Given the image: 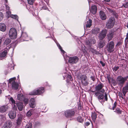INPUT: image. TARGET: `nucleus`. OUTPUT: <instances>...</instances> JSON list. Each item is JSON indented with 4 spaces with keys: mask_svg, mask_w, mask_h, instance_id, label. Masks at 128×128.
I'll use <instances>...</instances> for the list:
<instances>
[{
    "mask_svg": "<svg viewBox=\"0 0 128 128\" xmlns=\"http://www.w3.org/2000/svg\"><path fill=\"white\" fill-rule=\"evenodd\" d=\"M115 112L119 114H121L122 112V111L118 108H116Z\"/></svg>",
    "mask_w": 128,
    "mask_h": 128,
    "instance_id": "38",
    "label": "nucleus"
},
{
    "mask_svg": "<svg viewBox=\"0 0 128 128\" xmlns=\"http://www.w3.org/2000/svg\"><path fill=\"white\" fill-rule=\"evenodd\" d=\"M16 105L18 110L20 111H22L24 108V106L22 102H16Z\"/></svg>",
    "mask_w": 128,
    "mask_h": 128,
    "instance_id": "14",
    "label": "nucleus"
},
{
    "mask_svg": "<svg viewBox=\"0 0 128 128\" xmlns=\"http://www.w3.org/2000/svg\"><path fill=\"white\" fill-rule=\"evenodd\" d=\"M90 78L93 81H94L95 80V78L94 76H91Z\"/></svg>",
    "mask_w": 128,
    "mask_h": 128,
    "instance_id": "54",
    "label": "nucleus"
},
{
    "mask_svg": "<svg viewBox=\"0 0 128 128\" xmlns=\"http://www.w3.org/2000/svg\"><path fill=\"white\" fill-rule=\"evenodd\" d=\"M107 96H108V94L106 93H105L104 94V100L106 101H107L108 100V98H107Z\"/></svg>",
    "mask_w": 128,
    "mask_h": 128,
    "instance_id": "46",
    "label": "nucleus"
},
{
    "mask_svg": "<svg viewBox=\"0 0 128 128\" xmlns=\"http://www.w3.org/2000/svg\"><path fill=\"white\" fill-rule=\"evenodd\" d=\"M128 78V76L123 77L121 76H119L117 78L116 81L119 85L122 86Z\"/></svg>",
    "mask_w": 128,
    "mask_h": 128,
    "instance_id": "2",
    "label": "nucleus"
},
{
    "mask_svg": "<svg viewBox=\"0 0 128 128\" xmlns=\"http://www.w3.org/2000/svg\"><path fill=\"white\" fill-rule=\"evenodd\" d=\"M44 92V88L41 87L38 89L35 90L32 92L30 93L29 94L30 95H35L42 93Z\"/></svg>",
    "mask_w": 128,
    "mask_h": 128,
    "instance_id": "6",
    "label": "nucleus"
},
{
    "mask_svg": "<svg viewBox=\"0 0 128 128\" xmlns=\"http://www.w3.org/2000/svg\"><path fill=\"white\" fill-rule=\"evenodd\" d=\"M107 77L108 80H111V79L112 78H111L109 76H107Z\"/></svg>",
    "mask_w": 128,
    "mask_h": 128,
    "instance_id": "57",
    "label": "nucleus"
},
{
    "mask_svg": "<svg viewBox=\"0 0 128 128\" xmlns=\"http://www.w3.org/2000/svg\"><path fill=\"white\" fill-rule=\"evenodd\" d=\"M5 6L6 8V10H9L10 7L5 3Z\"/></svg>",
    "mask_w": 128,
    "mask_h": 128,
    "instance_id": "52",
    "label": "nucleus"
},
{
    "mask_svg": "<svg viewBox=\"0 0 128 128\" xmlns=\"http://www.w3.org/2000/svg\"><path fill=\"white\" fill-rule=\"evenodd\" d=\"M111 82L114 85H115L116 84V81L115 80L112 78L111 79Z\"/></svg>",
    "mask_w": 128,
    "mask_h": 128,
    "instance_id": "41",
    "label": "nucleus"
},
{
    "mask_svg": "<svg viewBox=\"0 0 128 128\" xmlns=\"http://www.w3.org/2000/svg\"><path fill=\"white\" fill-rule=\"evenodd\" d=\"M6 13L8 15V16H9L11 15V12L9 10H7Z\"/></svg>",
    "mask_w": 128,
    "mask_h": 128,
    "instance_id": "47",
    "label": "nucleus"
},
{
    "mask_svg": "<svg viewBox=\"0 0 128 128\" xmlns=\"http://www.w3.org/2000/svg\"><path fill=\"white\" fill-rule=\"evenodd\" d=\"M104 97V94H101L98 96V100L100 101V100H103Z\"/></svg>",
    "mask_w": 128,
    "mask_h": 128,
    "instance_id": "32",
    "label": "nucleus"
},
{
    "mask_svg": "<svg viewBox=\"0 0 128 128\" xmlns=\"http://www.w3.org/2000/svg\"><path fill=\"white\" fill-rule=\"evenodd\" d=\"M114 35V32H110L107 34V36L109 41L111 40L112 39Z\"/></svg>",
    "mask_w": 128,
    "mask_h": 128,
    "instance_id": "19",
    "label": "nucleus"
},
{
    "mask_svg": "<svg viewBox=\"0 0 128 128\" xmlns=\"http://www.w3.org/2000/svg\"><path fill=\"white\" fill-rule=\"evenodd\" d=\"M77 120L78 122H82L83 121V120L82 118L80 116H79L78 117Z\"/></svg>",
    "mask_w": 128,
    "mask_h": 128,
    "instance_id": "37",
    "label": "nucleus"
},
{
    "mask_svg": "<svg viewBox=\"0 0 128 128\" xmlns=\"http://www.w3.org/2000/svg\"><path fill=\"white\" fill-rule=\"evenodd\" d=\"M9 101L11 102L12 104L14 105V107L16 106L15 105L16 104L15 101L12 97H11L10 98Z\"/></svg>",
    "mask_w": 128,
    "mask_h": 128,
    "instance_id": "29",
    "label": "nucleus"
},
{
    "mask_svg": "<svg viewBox=\"0 0 128 128\" xmlns=\"http://www.w3.org/2000/svg\"><path fill=\"white\" fill-rule=\"evenodd\" d=\"M33 110H30L27 113L26 115L30 117L33 113Z\"/></svg>",
    "mask_w": 128,
    "mask_h": 128,
    "instance_id": "31",
    "label": "nucleus"
},
{
    "mask_svg": "<svg viewBox=\"0 0 128 128\" xmlns=\"http://www.w3.org/2000/svg\"><path fill=\"white\" fill-rule=\"evenodd\" d=\"M11 40L10 39L7 38L4 41V45H7L9 44L11 42Z\"/></svg>",
    "mask_w": 128,
    "mask_h": 128,
    "instance_id": "28",
    "label": "nucleus"
},
{
    "mask_svg": "<svg viewBox=\"0 0 128 128\" xmlns=\"http://www.w3.org/2000/svg\"><path fill=\"white\" fill-rule=\"evenodd\" d=\"M100 30L99 28H96L92 30V34H96L99 32Z\"/></svg>",
    "mask_w": 128,
    "mask_h": 128,
    "instance_id": "25",
    "label": "nucleus"
},
{
    "mask_svg": "<svg viewBox=\"0 0 128 128\" xmlns=\"http://www.w3.org/2000/svg\"><path fill=\"white\" fill-rule=\"evenodd\" d=\"M8 106L7 105L2 106L0 107V112H6L8 109Z\"/></svg>",
    "mask_w": 128,
    "mask_h": 128,
    "instance_id": "15",
    "label": "nucleus"
},
{
    "mask_svg": "<svg viewBox=\"0 0 128 128\" xmlns=\"http://www.w3.org/2000/svg\"><path fill=\"white\" fill-rule=\"evenodd\" d=\"M2 93V90L0 89V94H1Z\"/></svg>",
    "mask_w": 128,
    "mask_h": 128,
    "instance_id": "63",
    "label": "nucleus"
},
{
    "mask_svg": "<svg viewBox=\"0 0 128 128\" xmlns=\"http://www.w3.org/2000/svg\"><path fill=\"white\" fill-rule=\"evenodd\" d=\"M78 108L79 110H81L82 108V107L81 104L79 103L78 104Z\"/></svg>",
    "mask_w": 128,
    "mask_h": 128,
    "instance_id": "50",
    "label": "nucleus"
},
{
    "mask_svg": "<svg viewBox=\"0 0 128 128\" xmlns=\"http://www.w3.org/2000/svg\"><path fill=\"white\" fill-rule=\"evenodd\" d=\"M119 95L121 97H122V94L121 93L119 92Z\"/></svg>",
    "mask_w": 128,
    "mask_h": 128,
    "instance_id": "58",
    "label": "nucleus"
},
{
    "mask_svg": "<svg viewBox=\"0 0 128 128\" xmlns=\"http://www.w3.org/2000/svg\"><path fill=\"white\" fill-rule=\"evenodd\" d=\"M114 43L113 41L109 42L106 46V49L110 53H111L114 51Z\"/></svg>",
    "mask_w": 128,
    "mask_h": 128,
    "instance_id": "3",
    "label": "nucleus"
},
{
    "mask_svg": "<svg viewBox=\"0 0 128 128\" xmlns=\"http://www.w3.org/2000/svg\"><path fill=\"white\" fill-rule=\"evenodd\" d=\"M92 21L91 20L89 19V20L87 22V24L86 25V28L90 27L92 25Z\"/></svg>",
    "mask_w": 128,
    "mask_h": 128,
    "instance_id": "27",
    "label": "nucleus"
},
{
    "mask_svg": "<svg viewBox=\"0 0 128 128\" xmlns=\"http://www.w3.org/2000/svg\"><path fill=\"white\" fill-rule=\"evenodd\" d=\"M32 126V124L31 123H28L25 127V128H31Z\"/></svg>",
    "mask_w": 128,
    "mask_h": 128,
    "instance_id": "34",
    "label": "nucleus"
},
{
    "mask_svg": "<svg viewBox=\"0 0 128 128\" xmlns=\"http://www.w3.org/2000/svg\"><path fill=\"white\" fill-rule=\"evenodd\" d=\"M10 17L13 18H14L17 20H18V17L16 15L11 14L10 16Z\"/></svg>",
    "mask_w": 128,
    "mask_h": 128,
    "instance_id": "35",
    "label": "nucleus"
},
{
    "mask_svg": "<svg viewBox=\"0 0 128 128\" xmlns=\"http://www.w3.org/2000/svg\"><path fill=\"white\" fill-rule=\"evenodd\" d=\"M90 124V123L89 122H86L85 124V125L86 126H88Z\"/></svg>",
    "mask_w": 128,
    "mask_h": 128,
    "instance_id": "55",
    "label": "nucleus"
},
{
    "mask_svg": "<svg viewBox=\"0 0 128 128\" xmlns=\"http://www.w3.org/2000/svg\"><path fill=\"white\" fill-rule=\"evenodd\" d=\"M24 100V102L26 104H27L28 103V100L27 99L25 98H24V100Z\"/></svg>",
    "mask_w": 128,
    "mask_h": 128,
    "instance_id": "51",
    "label": "nucleus"
},
{
    "mask_svg": "<svg viewBox=\"0 0 128 128\" xmlns=\"http://www.w3.org/2000/svg\"><path fill=\"white\" fill-rule=\"evenodd\" d=\"M117 104V103L116 102H115L113 106L112 107V109L114 110V108H116V106Z\"/></svg>",
    "mask_w": 128,
    "mask_h": 128,
    "instance_id": "48",
    "label": "nucleus"
},
{
    "mask_svg": "<svg viewBox=\"0 0 128 128\" xmlns=\"http://www.w3.org/2000/svg\"><path fill=\"white\" fill-rule=\"evenodd\" d=\"M16 78L14 77L10 79L9 82L12 84V89L16 90L18 88V84L15 82Z\"/></svg>",
    "mask_w": 128,
    "mask_h": 128,
    "instance_id": "4",
    "label": "nucleus"
},
{
    "mask_svg": "<svg viewBox=\"0 0 128 128\" xmlns=\"http://www.w3.org/2000/svg\"><path fill=\"white\" fill-rule=\"evenodd\" d=\"M122 6L125 8H127L128 7V2H126Z\"/></svg>",
    "mask_w": 128,
    "mask_h": 128,
    "instance_id": "43",
    "label": "nucleus"
},
{
    "mask_svg": "<svg viewBox=\"0 0 128 128\" xmlns=\"http://www.w3.org/2000/svg\"><path fill=\"white\" fill-rule=\"evenodd\" d=\"M100 63L102 64L103 66H105V64L102 61H100Z\"/></svg>",
    "mask_w": 128,
    "mask_h": 128,
    "instance_id": "53",
    "label": "nucleus"
},
{
    "mask_svg": "<svg viewBox=\"0 0 128 128\" xmlns=\"http://www.w3.org/2000/svg\"><path fill=\"white\" fill-rule=\"evenodd\" d=\"M74 114V111L72 110H68L65 112V115L67 117H70L73 116Z\"/></svg>",
    "mask_w": 128,
    "mask_h": 128,
    "instance_id": "10",
    "label": "nucleus"
},
{
    "mask_svg": "<svg viewBox=\"0 0 128 128\" xmlns=\"http://www.w3.org/2000/svg\"><path fill=\"white\" fill-rule=\"evenodd\" d=\"M127 90H125L124 88H123L122 90L123 93L124 95H125L126 94V93L127 92Z\"/></svg>",
    "mask_w": 128,
    "mask_h": 128,
    "instance_id": "49",
    "label": "nucleus"
},
{
    "mask_svg": "<svg viewBox=\"0 0 128 128\" xmlns=\"http://www.w3.org/2000/svg\"><path fill=\"white\" fill-rule=\"evenodd\" d=\"M12 126V122L8 120L6 121L4 123L3 127L4 128H10Z\"/></svg>",
    "mask_w": 128,
    "mask_h": 128,
    "instance_id": "12",
    "label": "nucleus"
},
{
    "mask_svg": "<svg viewBox=\"0 0 128 128\" xmlns=\"http://www.w3.org/2000/svg\"><path fill=\"white\" fill-rule=\"evenodd\" d=\"M100 102L102 104L104 102L103 100H100Z\"/></svg>",
    "mask_w": 128,
    "mask_h": 128,
    "instance_id": "59",
    "label": "nucleus"
},
{
    "mask_svg": "<svg viewBox=\"0 0 128 128\" xmlns=\"http://www.w3.org/2000/svg\"><path fill=\"white\" fill-rule=\"evenodd\" d=\"M107 30L106 29L102 30L100 34L99 38L100 40H102L106 36Z\"/></svg>",
    "mask_w": 128,
    "mask_h": 128,
    "instance_id": "9",
    "label": "nucleus"
},
{
    "mask_svg": "<svg viewBox=\"0 0 128 128\" xmlns=\"http://www.w3.org/2000/svg\"><path fill=\"white\" fill-rule=\"evenodd\" d=\"M108 82L110 84V82H111V80H108Z\"/></svg>",
    "mask_w": 128,
    "mask_h": 128,
    "instance_id": "62",
    "label": "nucleus"
},
{
    "mask_svg": "<svg viewBox=\"0 0 128 128\" xmlns=\"http://www.w3.org/2000/svg\"><path fill=\"white\" fill-rule=\"evenodd\" d=\"M68 78L70 79L71 78V76H70L69 75L68 76Z\"/></svg>",
    "mask_w": 128,
    "mask_h": 128,
    "instance_id": "60",
    "label": "nucleus"
},
{
    "mask_svg": "<svg viewBox=\"0 0 128 128\" xmlns=\"http://www.w3.org/2000/svg\"><path fill=\"white\" fill-rule=\"evenodd\" d=\"M96 42V41L95 40L93 39H90L89 40H86V44L89 46H90L91 44H94Z\"/></svg>",
    "mask_w": 128,
    "mask_h": 128,
    "instance_id": "16",
    "label": "nucleus"
},
{
    "mask_svg": "<svg viewBox=\"0 0 128 128\" xmlns=\"http://www.w3.org/2000/svg\"><path fill=\"white\" fill-rule=\"evenodd\" d=\"M11 67H10L11 69V68H13V64L12 65V66H11Z\"/></svg>",
    "mask_w": 128,
    "mask_h": 128,
    "instance_id": "61",
    "label": "nucleus"
},
{
    "mask_svg": "<svg viewBox=\"0 0 128 128\" xmlns=\"http://www.w3.org/2000/svg\"><path fill=\"white\" fill-rule=\"evenodd\" d=\"M119 68V67L118 66L114 67L113 68V70L114 71L116 72V71Z\"/></svg>",
    "mask_w": 128,
    "mask_h": 128,
    "instance_id": "44",
    "label": "nucleus"
},
{
    "mask_svg": "<svg viewBox=\"0 0 128 128\" xmlns=\"http://www.w3.org/2000/svg\"><path fill=\"white\" fill-rule=\"evenodd\" d=\"M125 90H128V82H127L125 86L123 88Z\"/></svg>",
    "mask_w": 128,
    "mask_h": 128,
    "instance_id": "45",
    "label": "nucleus"
},
{
    "mask_svg": "<svg viewBox=\"0 0 128 128\" xmlns=\"http://www.w3.org/2000/svg\"><path fill=\"white\" fill-rule=\"evenodd\" d=\"M4 15L2 13L0 12V22L4 18Z\"/></svg>",
    "mask_w": 128,
    "mask_h": 128,
    "instance_id": "36",
    "label": "nucleus"
},
{
    "mask_svg": "<svg viewBox=\"0 0 128 128\" xmlns=\"http://www.w3.org/2000/svg\"><path fill=\"white\" fill-rule=\"evenodd\" d=\"M115 22V20L114 17H111L110 18L106 23V27L108 28H113Z\"/></svg>",
    "mask_w": 128,
    "mask_h": 128,
    "instance_id": "1",
    "label": "nucleus"
},
{
    "mask_svg": "<svg viewBox=\"0 0 128 128\" xmlns=\"http://www.w3.org/2000/svg\"><path fill=\"white\" fill-rule=\"evenodd\" d=\"M107 10L109 12L112 13V15H114V16L116 17V13L114 10L111 9L109 8H107Z\"/></svg>",
    "mask_w": 128,
    "mask_h": 128,
    "instance_id": "26",
    "label": "nucleus"
},
{
    "mask_svg": "<svg viewBox=\"0 0 128 128\" xmlns=\"http://www.w3.org/2000/svg\"><path fill=\"white\" fill-rule=\"evenodd\" d=\"M99 93L100 92H97L95 93V94L96 96H98L99 94Z\"/></svg>",
    "mask_w": 128,
    "mask_h": 128,
    "instance_id": "56",
    "label": "nucleus"
},
{
    "mask_svg": "<svg viewBox=\"0 0 128 128\" xmlns=\"http://www.w3.org/2000/svg\"><path fill=\"white\" fill-rule=\"evenodd\" d=\"M57 45L58 46V47L59 48L60 50L61 51V52L63 53H64V52H65L62 50V47L61 46L60 44H57Z\"/></svg>",
    "mask_w": 128,
    "mask_h": 128,
    "instance_id": "39",
    "label": "nucleus"
},
{
    "mask_svg": "<svg viewBox=\"0 0 128 128\" xmlns=\"http://www.w3.org/2000/svg\"><path fill=\"white\" fill-rule=\"evenodd\" d=\"M28 36L27 35V34L25 32H22V33L21 35V37L23 38V39H24V38H25L27 37Z\"/></svg>",
    "mask_w": 128,
    "mask_h": 128,
    "instance_id": "33",
    "label": "nucleus"
},
{
    "mask_svg": "<svg viewBox=\"0 0 128 128\" xmlns=\"http://www.w3.org/2000/svg\"><path fill=\"white\" fill-rule=\"evenodd\" d=\"M87 77L85 75H82L81 77V80L82 84L84 86H86L88 84V82H87Z\"/></svg>",
    "mask_w": 128,
    "mask_h": 128,
    "instance_id": "11",
    "label": "nucleus"
},
{
    "mask_svg": "<svg viewBox=\"0 0 128 128\" xmlns=\"http://www.w3.org/2000/svg\"><path fill=\"white\" fill-rule=\"evenodd\" d=\"M17 124L18 125H20L21 123V119L19 118H18L17 120Z\"/></svg>",
    "mask_w": 128,
    "mask_h": 128,
    "instance_id": "42",
    "label": "nucleus"
},
{
    "mask_svg": "<svg viewBox=\"0 0 128 128\" xmlns=\"http://www.w3.org/2000/svg\"><path fill=\"white\" fill-rule=\"evenodd\" d=\"M35 0H28V1L29 4L32 5L34 2Z\"/></svg>",
    "mask_w": 128,
    "mask_h": 128,
    "instance_id": "40",
    "label": "nucleus"
},
{
    "mask_svg": "<svg viewBox=\"0 0 128 128\" xmlns=\"http://www.w3.org/2000/svg\"><path fill=\"white\" fill-rule=\"evenodd\" d=\"M79 60L78 58L76 56L70 57L69 58L68 62L70 63L75 64Z\"/></svg>",
    "mask_w": 128,
    "mask_h": 128,
    "instance_id": "8",
    "label": "nucleus"
},
{
    "mask_svg": "<svg viewBox=\"0 0 128 128\" xmlns=\"http://www.w3.org/2000/svg\"><path fill=\"white\" fill-rule=\"evenodd\" d=\"M104 86V84L101 83H100L96 86V90L97 91H100L103 94L105 92L104 90L102 88Z\"/></svg>",
    "mask_w": 128,
    "mask_h": 128,
    "instance_id": "7",
    "label": "nucleus"
},
{
    "mask_svg": "<svg viewBox=\"0 0 128 128\" xmlns=\"http://www.w3.org/2000/svg\"><path fill=\"white\" fill-rule=\"evenodd\" d=\"M100 18L103 20H105L106 18V16L104 13L102 11L100 12Z\"/></svg>",
    "mask_w": 128,
    "mask_h": 128,
    "instance_id": "18",
    "label": "nucleus"
},
{
    "mask_svg": "<svg viewBox=\"0 0 128 128\" xmlns=\"http://www.w3.org/2000/svg\"><path fill=\"white\" fill-rule=\"evenodd\" d=\"M8 116L10 118L12 119L15 118L16 116V112L15 111H10L8 113Z\"/></svg>",
    "mask_w": 128,
    "mask_h": 128,
    "instance_id": "13",
    "label": "nucleus"
},
{
    "mask_svg": "<svg viewBox=\"0 0 128 128\" xmlns=\"http://www.w3.org/2000/svg\"><path fill=\"white\" fill-rule=\"evenodd\" d=\"M30 106L32 108L35 107V100L34 98H32L30 99Z\"/></svg>",
    "mask_w": 128,
    "mask_h": 128,
    "instance_id": "21",
    "label": "nucleus"
},
{
    "mask_svg": "<svg viewBox=\"0 0 128 128\" xmlns=\"http://www.w3.org/2000/svg\"><path fill=\"white\" fill-rule=\"evenodd\" d=\"M92 120L94 121H95L97 117L96 114L95 112L92 113Z\"/></svg>",
    "mask_w": 128,
    "mask_h": 128,
    "instance_id": "30",
    "label": "nucleus"
},
{
    "mask_svg": "<svg viewBox=\"0 0 128 128\" xmlns=\"http://www.w3.org/2000/svg\"><path fill=\"white\" fill-rule=\"evenodd\" d=\"M127 27L128 28V22L127 23Z\"/></svg>",
    "mask_w": 128,
    "mask_h": 128,
    "instance_id": "64",
    "label": "nucleus"
},
{
    "mask_svg": "<svg viewBox=\"0 0 128 128\" xmlns=\"http://www.w3.org/2000/svg\"><path fill=\"white\" fill-rule=\"evenodd\" d=\"M9 35L10 37L12 39H14L16 38V30L14 28H12L10 30Z\"/></svg>",
    "mask_w": 128,
    "mask_h": 128,
    "instance_id": "5",
    "label": "nucleus"
},
{
    "mask_svg": "<svg viewBox=\"0 0 128 128\" xmlns=\"http://www.w3.org/2000/svg\"><path fill=\"white\" fill-rule=\"evenodd\" d=\"M97 10L96 6L95 5H94L91 7L90 12L93 14H94L96 13Z\"/></svg>",
    "mask_w": 128,
    "mask_h": 128,
    "instance_id": "17",
    "label": "nucleus"
},
{
    "mask_svg": "<svg viewBox=\"0 0 128 128\" xmlns=\"http://www.w3.org/2000/svg\"><path fill=\"white\" fill-rule=\"evenodd\" d=\"M8 51V50L7 49H6L2 52L0 54V57H5Z\"/></svg>",
    "mask_w": 128,
    "mask_h": 128,
    "instance_id": "23",
    "label": "nucleus"
},
{
    "mask_svg": "<svg viewBox=\"0 0 128 128\" xmlns=\"http://www.w3.org/2000/svg\"><path fill=\"white\" fill-rule=\"evenodd\" d=\"M6 29V25L3 23H0V30L4 32Z\"/></svg>",
    "mask_w": 128,
    "mask_h": 128,
    "instance_id": "22",
    "label": "nucleus"
},
{
    "mask_svg": "<svg viewBox=\"0 0 128 128\" xmlns=\"http://www.w3.org/2000/svg\"><path fill=\"white\" fill-rule=\"evenodd\" d=\"M17 98L18 100H22L24 99V97L23 94L21 93L18 94L17 96Z\"/></svg>",
    "mask_w": 128,
    "mask_h": 128,
    "instance_id": "24",
    "label": "nucleus"
},
{
    "mask_svg": "<svg viewBox=\"0 0 128 128\" xmlns=\"http://www.w3.org/2000/svg\"><path fill=\"white\" fill-rule=\"evenodd\" d=\"M105 45V43L104 40H100L98 44V47L100 48H102Z\"/></svg>",
    "mask_w": 128,
    "mask_h": 128,
    "instance_id": "20",
    "label": "nucleus"
}]
</instances>
